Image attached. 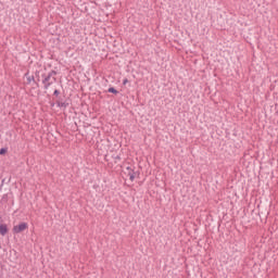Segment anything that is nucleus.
<instances>
[{"label":"nucleus","instance_id":"1","mask_svg":"<svg viewBox=\"0 0 278 278\" xmlns=\"http://www.w3.org/2000/svg\"><path fill=\"white\" fill-rule=\"evenodd\" d=\"M55 75H58V72L51 71L48 75H42L43 80L42 84L45 85V89L48 90L49 86L55 81Z\"/></svg>","mask_w":278,"mask_h":278},{"label":"nucleus","instance_id":"2","mask_svg":"<svg viewBox=\"0 0 278 278\" xmlns=\"http://www.w3.org/2000/svg\"><path fill=\"white\" fill-rule=\"evenodd\" d=\"M28 227L29 226L27 225V223H21V224L14 226L12 231H13V233H23V231L28 229Z\"/></svg>","mask_w":278,"mask_h":278},{"label":"nucleus","instance_id":"3","mask_svg":"<svg viewBox=\"0 0 278 278\" xmlns=\"http://www.w3.org/2000/svg\"><path fill=\"white\" fill-rule=\"evenodd\" d=\"M8 233V225L1 224L0 225V236H5Z\"/></svg>","mask_w":278,"mask_h":278},{"label":"nucleus","instance_id":"4","mask_svg":"<svg viewBox=\"0 0 278 278\" xmlns=\"http://www.w3.org/2000/svg\"><path fill=\"white\" fill-rule=\"evenodd\" d=\"M127 170H129L128 176H129L130 181H134L136 179V173H134V170H130L129 167H127Z\"/></svg>","mask_w":278,"mask_h":278},{"label":"nucleus","instance_id":"5","mask_svg":"<svg viewBox=\"0 0 278 278\" xmlns=\"http://www.w3.org/2000/svg\"><path fill=\"white\" fill-rule=\"evenodd\" d=\"M58 108H68V102L56 101Z\"/></svg>","mask_w":278,"mask_h":278},{"label":"nucleus","instance_id":"6","mask_svg":"<svg viewBox=\"0 0 278 278\" xmlns=\"http://www.w3.org/2000/svg\"><path fill=\"white\" fill-rule=\"evenodd\" d=\"M109 92H112V94H118V90H116L114 87H110Z\"/></svg>","mask_w":278,"mask_h":278},{"label":"nucleus","instance_id":"7","mask_svg":"<svg viewBox=\"0 0 278 278\" xmlns=\"http://www.w3.org/2000/svg\"><path fill=\"white\" fill-rule=\"evenodd\" d=\"M8 153V149L7 148H1L0 149V155H5Z\"/></svg>","mask_w":278,"mask_h":278},{"label":"nucleus","instance_id":"8","mask_svg":"<svg viewBox=\"0 0 278 278\" xmlns=\"http://www.w3.org/2000/svg\"><path fill=\"white\" fill-rule=\"evenodd\" d=\"M31 81H34V76H28L27 77V84H31Z\"/></svg>","mask_w":278,"mask_h":278},{"label":"nucleus","instance_id":"9","mask_svg":"<svg viewBox=\"0 0 278 278\" xmlns=\"http://www.w3.org/2000/svg\"><path fill=\"white\" fill-rule=\"evenodd\" d=\"M60 96V90L55 89L54 90V97H59Z\"/></svg>","mask_w":278,"mask_h":278},{"label":"nucleus","instance_id":"10","mask_svg":"<svg viewBox=\"0 0 278 278\" xmlns=\"http://www.w3.org/2000/svg\"><path fill=\"white\" fill-rule=\"evenodd\" d=\"M127 81H128V80H127V79H125V80H124V85H125V84H127Z\"/></svg>","mask_w":278,"mask_h":278}]
</instances>
